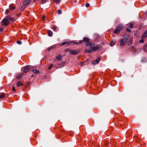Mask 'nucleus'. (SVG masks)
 <instances>
[{"instance_id":"aec40b11","label":"nucleus","mask_w":147,"mask_h":147,"mask_svg":"<svg viewBox=\"0 0 147 147\" xmlns=\"http://www.w3.org/2000/svg\"><path fill=\"white\" fill-rule=\"evenodd\" d=\"M22 76V74L21 73H20L17 76V78L18 79H20L21 77Z\"/></svg>"},{"instance_id":"0eeeda50","label":"nucleus","mask_w":147,"mask_h":147,"mask_svg":"<svg viewBox=\"0 0 147 147\" xmlns=\"http://www.w3.org/2000/svg\"><path fill=\"white\" fill-rule=\"evenodd\" d=\"M79 52L78 51H76L75 50H71L70 51V53L73 55L77 54Z\"/></svg>"},{"instance_id":"bb28decb","label":"nucleus","mask_w":147,"mask_h":147,"mask_svg":"<svg viewBox=\"0 0 147 147\" xmlns=\"http://www.w3.org/2000/svg\"><path fill=\"white\" fill-rule=\"evenodd\" d=\"M129 27L131 28L133 27V24L132 23L130 24L129 25Z\"/></svg>"},{"instance_id":"49530a36","label":"nucleus","mask_w":147,"mask_h":147,"mask_svg":"<svg viewBox=\"0 0 147 147\" xmlns=\"http://www.w3.org/2000/svg\"><path fill=\"white\" fill-rule=\"evenodd\" d=\"M36 0H34V1H36Z\"/></svg>"},{"instance_id":"c03bdc74","label":"nucleus","mask_w":147,"mask_h":147,"mask_svg":"<svg viewBox=\"0 0 147 147\" xmlns=\"http://www.w3.org/2000/svg\"><path fill=\"white\" fill-rule=\"evenodd\" d=\"M5 13L6 14H8V11H7V9L5 11Z\"/></svg>"},{"instance_id":"7c9ffc66","label":"nucleus","mask_w":147,"mask_h":147,"mask_svg":"<svg viewBox=\"0 0 147 147\" xmlns=\"http://www.w3.org/2000/svg\"><path fill=\"white\" fill-rule=\"evenodd\" d=\"M86 7H88L89 6H90V4L89 3H86Z\"/></svg>"},{"instance_id":"6ab92c4d","label":"nucleus","mask_w":147,"mask_h":147,"mask_svg":"<svg viewBox=\"0 0 147 147\" xmlns=\"http://www.w3.org/2000/svg\"><path fill=\"white\" fill-rule=\"evenodd\" d=\"M115 40L114 39L112 40V41L111 43L110 44L111 46H113L115 44Z\"/></svg>"},{"instance_id":"f03ea898","label":"nucleus","mask_w":147,"mask_h":147,"mask_svg":"<svg viewBox=\"0 0 147 147\" xmlns=\"http://www.w3.org/2000/svg\"><path fill=\"white\" fill-rule=\"evenodd\" d=\"M9 23V19L8 17H7L2 20L1 22L2 25H7Z\"/></svg>"},{"instance_id":"c9c22d12","label":"nucleus","mask_w":147,"mask_h":147,"mask_svg":"<svg viewBox=\"0 0 147 147\" xmlns=\"http://www.w3.org/2000/svg\"><path fill=\"white\" fill-rule=\"evenodd\" d=\"M12 90H13V91H16V89H15V88L13 86L12 87Z\"/></svg>"},{"instance_id":"b1692460","label":"nucleus","mask_w":147,"mask_h":147,"mask_svg":"<svg viewBox=\"0 0 147 147\" xmlns=\"http://www.w3.org/2000/svg\"><path fill=\"white\" fill-rule=\"evenodd\" d=\"M144 50L146 51H147V45H146L144 47Z\"/></svg>"},{"instance_id":"2eb2a0df","label":"nucleus","mask_w":147,"mask_h":147,"mask_svg":"<svg viewBox=\"0 0 147 147\" xmlns=\"http://www.w3.org/2000/svg\"><path fill=\"white\" fill-rule=\"evenodd\" d=\"M99 48V47L98 46H97L95 47H94L92 48V51H96L98 50Z\"/></svg>"},{"instance_id":"4c0bfd02","label":"nucleus","mask_w":147,"mask_h":147,"mask_svg":"<svg viewBox=\"0 0 147 147\" xmlns=\"http://www.w3.org/2000/svg\"><path fill=\"white\" fill-rule=\"evenodd\" d=\"M3 30V28H0V32H2Z\"/></svg>"},{"instance_id":"9b49d317","label":"nucleus","mask_w":147,"mask_h":147,"mask_svg":"<svg viewBox=\"0 0 147 147\" xmlns=\"http://www.w3.org/2000/svg\"><path fill=\"white\" fill-rule=\"evenodd\" d=\"M117 28H118L121 31L123 29V26L122 25H119L117 26Z\"/></svg>"},{"instance_id":"79ce46f5","label":"nucleus","mask_w":147,"mask_h":147,"mask_svg":"<svg viewBox=\"0 0 147 147\" xmlns=\"http://www.w3.org/2000/svg\"><path fill=\"white\" fill-rule=\"evenodd\" d=\"M9 17V21L10 20H13V18H12L9 17Z\"/></svg>"},{"instance_id":"c85d7f7f","label":"nucleus","mask_w":147,"mask_h":147,"mask_svg":"<svg viewBox=\"0 0 147 147\" xmlns=\"http://www.w3.org/2000/svg\"><path fill=\"white\" fill-rule=\"evenodd\" d=\"M57 12L59 14H61V11L60 9H58L57 10Z\"/></svg>"},{"instance_id":"37998d69","label":"nucleus","mask_w":147,"mask_h":147,"mask_svg":"<svg viewBox=\"0 0 147 147\" xmlns=\"http://www.w3.org/2000/svg\"><path fill=\"white\" fill-rule=\"evenodd\" d=\"M84 62H81V63H80V65H83V64H84Z\"/></svg>"},{"instance_id":"cd10ccee","label":"nucleus","mask_w":147,"mask_h":147,"mask_svg":"<svg viewBox=\"0 0 147 147\" xmlns=\"http://www.w3.org/2000/svg\"><path fill=\"white\" fill-rule=\"evenodd\" d=\"M4 94H2L1 95H0V98H3L4 97Z\"/></svg>"},{"instance_id":"58836bf2","label":"nucleus","mask_w":147,"mask_h":147,"mask_svg":"<svg viewBox=\"0 0 147 147\" xmlns=\"http://www.w3.org/2000/svg\"><path fill=\"white\" fill-rule=\"evenodd\" d=\"M57 28L55 26H54L53 27V30L55 31V30Z\"/></svg>"},{"instance_id":"39448f33","label":"nucleus","mask_w":147,"mask_h":147,"mask_svg":"<svg viewBox=\"0 0 147 147\" xmlns=\"http://www.w3.org/2000/svg\"><path fill=\"white\" fill-rule=\"evenodd\" d=\"M100 58L98 57L96 60L93 61H92V63L93 65H96L100 61Z\"/></svg>"},{"instance_id":"72a5a7b5","label":"nucleus","mask_w":147,"mask_h":147,"mask_svg":"<svg viewBox=\"0 0 147 147\" xmlns=\"http://www.w3.org/2000/svg\"><path fill=\"white\" fill-rule=\"evenodd\" d=\"M126 30L128 32H130L131 31V30L129 28H127Z\"/></svg>"},{"instance_id":"f3484780","label":"nucleus","mask_w":147,"mask_h":147,"mask_svg":"<svg viewBox=\"0 0 147 147\" xmlns=\"http://www.w3.org/2000/svg\"><path fill=\"white\" fill-rule=\"evenodd\" d=\"M95 45V44L93 42H90V48L92 49V48H93L94 46Z\"/></svg>"},{"instance_id":"a18cd8bd","label":"nucleus","mask_w":147,"mask_h":147,"mask_svg":"<svg viewBox=\"0 0 147 147\" xmlns=\"http://www.w3.org/2000/svg\"><path fill=\"white\" fill-rule=\"evenodd\" d=\"M146 15L147 16V12H146Z\"/></svg>"},{"instance_id":"ea45409f","label":"nucleus","mask_w":147,"mask_h":147,"mask_svg":"<svg viewBox=\"0 0 147 147\" xmlns=\"http://www.w3.org/2000/svg\"><path fill=\"white\" fill-rule=\"evenodd\" d=\"M25 8V7H24V6H23V7H21V9L22 10H23Z\"/></svg>"},{"instance_id":"20e7f679","label":"nucleus","mask_w":147,"mask_h":147,"mask_svg":"<svg viewBox=\"0 0 147 147\" xmlns=\"http://www.w3.org/2000/svg\"><path fill=\"white\" fill-rule=\"evenodd\" d=\"M83 41L86 42V45L87 46H90V42H89V39L88 38H84Z\"/></svg>"},{"instance_id":"1a4fd4ad","label":"nucleus","mask_w":147,"mask_h":147,"mask_svg":"<svg viewBox=\"0 0 147 147\" xmlns=\"http://www.w3.org/2000/svg\"><path fill=\"white\" fill-rule=\"evenodd\" d=\"M147 37V30H146L144 33L141 38H144Z\"/></svg>"},{"instance_id":"e433bc0d","label":"nucleus","mask_w":147,"mask_h":147,"mask_svg":"<svg viewBox=\"0 0 147 147\" xmlns=\"http://www.w3.org/2000/svg\"><path fill=\"white\" fill-rule=\"evenodd\" d=\"M45 18H46V17L45 16H43L42 17V20H44V19Z\"/></svg>"},{"instance_id":"a211bd4d","label":"nucleus","mask_w":147,"mask_h":147,"mask_svg":"<svg viewBox=\"0 0 147 147\" xmlns=\"http://www.w3.org/2000/svg\"><path fill=\"white\" fill-rule=\"evenodd\" d=\"M121 31L119 30L118 28H117L114 31V32L116 34H118Z\"/></svg>"},{"instance_id":"dca6fc26","label":"nucleus","mask_w":147,"mask_h":147,"mask_svg":"<svg viewBox=\"0 0 147 147\" xmlns=\"http://www.w3.org/2000/svg\"><path fill=\"white\" fill-rule=\"evenodd\" d=\"M32 72L35 74H37L39 73V71L36 69H35L33 70Z\"/></svg>"},{"instance_id":"6e6552de","label":"nucleus","mask_w":147,"mask_h":147,"mask_svg":"<svg viewBox=\"0 0 147 147\" xmlns=\"http://www.w3.org/2000/svg\"><path fill=\"white\" fill-rule=\"evenodd\" d=\"M83 42V41L82 40H80V42H75L72 41V42H70L69 43H67L68 44L71 43V44H72L73 45H74V44H78L79 43H82Z\"/></svg>"},{"instance_id":"2f4dec72","label":"nucleus","mask_w":147,"mask_h":147,"mask_svg":"<svg viewBox=\"0 0 147 147\" xmlns=\"http://www.w3.org/2000/svg\"><path fill=\"white\" fill-rule=\"evenodd\" d=\"M17 43L19 45H20L21 44L22 42L21 41L19 40L17 41Z\"/></svg>"},{"instance_id":"f257e3e1","label":"nucleus","mask_w":147,"mask_h":147,"mask_svg":"<svg viewBox=\"0 0 147 147\" xmlns=\"http://www.w3.org/2000/svg\"><path fill=\"white\" fill-rule=\"evenodd\" d=\"M129 35L125 34L123 36V38L120 41V45L123 46L125 45L128 39L129 38Z\"/></svg>"},{"instance_id":"412c9836","label":"nucleus","mask_w":147,"mask_h":147,"mask_svg":"<svg viewBox=\"0 0 147 147\" xmlns=\"http://www.w3.org/2000/svg\"><path fill=\"white\" fill-rule=\"evenodd\" d=\"M9 8L11 10L14 9L15 8V7L13 6L12 5H10L9 6Z\"/></svg>"},{"instance_id":"f8f14e48","label":"nucleus","mask_w":147,"mask_h":147,"mask_svg":"<svg viewBox=\"0 0 147 147\" xmlns=\"http://www.w3.org/2000/svg\"><path fill=\"white\" fill-rule=\"evenodd\" d=\"M47 32L49 36H53V32L51 31L48 30L47 31Z\"/></svg>"},{"instance_id":"c756f323","label":"nucleus","mask_w":147,"mask_h":147,"mask_svg":"<svg viewBox=\"0 0 147 147\" xmlns=\"http://www.w3.org/2000/svg\"><path fill=\"white\" fill-rule=\"evenodd\" d=\"M144 38H142V39H141V40H140V41H139V42L140 43H143L144 42Z\"/></svg>"},{"instance_id":"5701e85b","label":"nucleus","mask_w":147,"mask_h":147,"mask_svg":"<svg viewBox=\"0 0 147 147\" xmlns=\"http://www.w3.org/2000/svg\"><path fill=\"white\" fill-rule=\"evenodd\" d=\"M55 47V46H52V47H50L48 48V51H50L52 49L54 48Z\"/></svg>"},{"instance_id":"473e14b6","label":"nucleus","mask_w":147,"mask_h":147,"mask_svg":"<svg viewBox=\"0 0 147 147\" xmlns=\"http://www.w3.org/2000/svg\"><path fill=\"white\" fill-rule=\"evenodd\" d=\"M47 0H41V2L42 3H45L46 2Z\"/></svg>"},{"instance_id":"a878e982","label":"nucleus","mask_w":147,"mask_h":147,"mask_svg":"<svg viewBox=\"0 0 147 147\" xmlns=\"http://www.w3.org/2000/svg\"><path fill=\"white\" fill-rule=\"evenodd\" d=\"M53 65L52 64H51L49 66V68H48V69L49 70H50L51 69V68H52V67L53 66Z\"/></svg>"},{"instance_id":"9d476101","label":"nucleus","mask_w":147,"mask_h":147,"mask_svg":"<svg viewBox=\"0 0 147 147\" xmlns=\"http://www.w3.org/2000/svg\"><path fill=\"white\" fill-rule=\"evenodd\" d=\"M129 38V40L128 42V45H130L132 43L133 41V38L131 37L130 38Z\"/></svg>"},{"instance_id":"423d86ee","label":"nucleus","mask_w":147,"mask_h":147,"mask_svg":"<svg viewBox=\"0 0 147 147\" xmlns=\"http://www.w3.org/2000/svg\"><path fill=\"white\" fill-rule=\"evenodd\" d=\"M30 2V0H25L23 2V6H26L29 4Z\"/></svg>"},{"instance_id":"393cba45","label":"nucleus","mask_w":147,"mask_h":147,"mask_svg":"<svg viewBox=\"0 0 147 147\" xmlns=\"http://www.w3.org/2000/svg\"><path fill=\"white\" fill-rule=\"evenodd\" d=\"M54 1L56 3H60V0H54Z\"/></svg>"},{"instance_id":"ddd939ff","label":"nucleus","mask_w":147,"mask_h":147,"mask_svg":"<svg viewBox=\"0 0 147 147\" xmlns=\"http://www.w3.org/2000/svg\"><path fill=\"white\" fill-rule=\"evenodd\" d=\"M92 49L90 48L88 49H86L85 50V51L88 53H91L92 51Z\"/></svg>"},{"instance_id":"f704fd0d","label":"nucleus","mask_w":147,"mask_h":147,"mask_svg":"<svg viewBox=\"0 0 147 147\" xmlns=\"http://www.w3.org/2000/svg\"><path fill=\"white\" fill-rule=\"evenodd\" d=\"M67 43V42H63L62 43V44H61V45L63 46V45H65V44Z\"/></svg>"},{"instance_id":"4468645a","label":"nucleus","mask_w":147,"mask_h":147,"mask_svg":"<svg viewBox=\"0 0 147 147\" xmlns=\"http://www.w3.org/2000/svg\"><path fill=\"white\" fill-rule=\"evenodd\" d=\"M56 59L58 61H60L62 59V56L60 55H58L56 57Z\"/></svg>"},{"instance_id":"a19ab883","label":"nucleus","mask_w":147,"mask_h":147,"mask_svg":"<svg viewBox=\"0 0 147 147\" xmlns=\"http://www.w3.org/2000/svg\"><path fill=\"white\" fill-rule=\"evenodd\" d=\"M95 37H96V38H97L96 39H98L97 38L98 37V36L97 35H95Z\"/></svg>"},{"instance_id":"4be33fe9","label":"nucleus","mask_w":147,"mask_h":147,"mask_svg":"<svg viewBox=\"0 0 147 147\" xmlns=\"http://www.w3.org/2000/svg\"><path fill=\"white\" fill-rule=\"evenodd\" d=\"M17 85L18 86H20L22 85V83L20 81H18L17 83Z\"/></svg>"},{"instance_id":"7ed1b4c3","label":"nucleus","mask_w":147,"mask_h":147,"mask_svg":"<svg viewBox=\"0 0 147 147\" xmlns=\"http://www.w3.org/2000/svg\"><path fill=\"white\" fill-rule=\"evenodd\" d=\"M31 66L30 65L26 66L25 67L22 68V69L23 70V71L24 73H27L31 68Z\"/></svg>"}]
</instances>
